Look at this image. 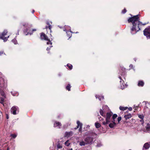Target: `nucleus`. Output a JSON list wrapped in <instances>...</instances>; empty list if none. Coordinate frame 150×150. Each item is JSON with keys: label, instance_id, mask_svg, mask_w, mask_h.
Instances as JSON below:
<instances>
[{"label": "nucleus", "instance_id": "72a5a7b5", "mask_svg": "<svg viewBox=\"0 0 150 150\" xmlns=\"http://www.w3.org/2000/svg\"><path fill=\"white\" fill-rule=\"evenodd\" d=\"M127 11V10L126 9V8H124V9L123 10H122V13L124 14V13H125Z\"/></svg>", "mask_w": 150, "mask_h": 150}, {"label": "nucleus", "instance_id": "ddd939ff", "mask_svg": "<svg viewBox=\"0 0 150 150\" xmlns=\"http://www.w3.org/2000/svg\"><path fill=\"white\" fill-rule=\"evenodd\" d=\"M132 117V115L131 114L129 113L127 115H125L124 117L126 120L131 118Z\"/></svg>", "mask_w": 150, "mask_h": 150}, {"label": "nucleus", "instance_id": "a878e982", "mask_svg": "<svg viewBox=\"0 0 150 150\" xmlns=\"http://www.w3.org/2000/svg\"><path fill=\"white\" fill-rule=\"evenodd\" d=\"M66 33L67 34L68 37L69 38H70L71 36V35L70 34V32H67Z\"/></svg>", "mask_w": 150, "mask_h": 150}, {"label": "nucleus", "instance_id": "39448f33", "mask_svg": "<svg viewBox=\"0 0 150 150\" xmlns=\"http://www.w3.org/2000/svg\"><path fill=\"white\" fill-rule=\"evenodd\" d=\"M93 138L91 137H86L85 139V141L86 142V144H89L91 143L93 140Z\"/></svg>", "mask_w": 150, "mask_h": 150}, {"label": "nucleus", "instance_id": "603ef678", "mask_svg": "<svg viewBox=\"0 0 150 150\" xmlns=\"http://www.w3.org/2000/svg\"><path fill=\"white\" fill-rule=\"evenodd\" d=\"M9 148L8 147V148H7V150H9Z\"/></svg>", "mask_w": 150, "mask_h": 150}, {"label": "nucleus", "instance_id": "1a4fd4ad", "mask_svg": "<svg viewBox=\"0 0 150 150\" xmlns=\"http://www.w3.org/2000/svg\"><path fill=\"white\" fill-rule=\"evenodd\" d=\"M61 126V124L59 122L55 121L54 124V127H58V128H60Z\"/></svg>", "mask_w": 150, "mask_h": 150}, {"label": "nucleus", "instance_id": "f257e3e1", "mask_svg": "<svg viewBox=\"0 0 150 150\" xmlns=\"http://www.w3.org/2000/svg\"><path fill=\"white\" fill-rule=\"evenodd\" d=\"M132 17H129L127 20L128 23H131L132 24V26L131 29L130 31L132 34H134L140 30L141 26L145 25L147 23H142L140 21V16L139 14L133 16L130 14Z\"/></svg>", "mask_w": 150, "mask_h": 150}, {"label": "nucleus", "instance_id": "2eb2a0df", "mask_svg": "<svg viewBox=\"0 0 150 150\" xmlns=\"http://www.w3.org/2000/svg\"><path fill=\"white\" fill-rule=\"evenodd\" d=\"M116 123H110L109 125V126L110 127V128H113L114 127H115L116 126Z\"/></svg>", "mask_w": 150, "mask_h": 150}, {"label": "nucleus", "instance_id": "9b49d317", "mask_svg": "<svg viewBox=\"0 0 150 150\" xmlns=\"http://www.w3.org/2000/svg\"><path fill=\"white\" fill-rule=\"evenodd\" d=\"M150 147V142L149 143H146L144 145L143 147V150H144V149H148Z\"/></svg>", "mask_w": 150, "mask_h": 150}, {"label": "nucleus", "instance_id": "20e7f679", "mask_svg": "<svg viewBox=\"0 0 150 150\" xmlns=\"http://www.w3.org/2000/svg\"><path fill=\"white\" fill-rule=\"evenodd\" d=\"M144 34L147 38H150V28H146L144 30Z\"/></svg>", "mask_w": 150, "mask_h": 150}, {"label": "nucleus", "instance_id": "412c9836", "mask_svg": "<svg viewBox=\"0 0 150 150\" xmlns=\"http://www.w3.org/2000/svg\"><path fill=\"white\" fill-rule=\"evenodd\" d=\"M7 32V30H4L1 33L2 36H3V37L4 36L6 35Z\"/></svg>", "mask_w": 150, "mask_h": 150}, {"label": "nucleus", "instance_id": "f704fd0d", "mask_svg": "<svg viewBox=\"0 0 150 150\" xmlns=\"http://www.w3.org/2000/svg\"><path fill=\"white\" fill-rule=\"evenodd\" d=\"M122 119V117H119L117 118V121L118 122V123H119L120 121H121Z\"/></svg>", "mask_w": 150, "mask_h": 150}, {"label": "nucleus", "instance_id": "bb28decb", "mask_svg": "<svg viewBox=\"0 0 150 150\" xmlns=\"http://www.w3.org/2000/svg\"><path fill=\"white\" fill-rule=\"evenodd\" d=\"M12 41L15 44H16L17 43V41L16 39H14L12 40Z\"/></svg>", "mask_w": 150, "mask_h": 150}, {"label": "nucleus", "instance_id": "cd10ccee", "mask_svg": "<svg viewBox=\"0 0 150 150\" xmlns=\"http://www.w3.org/2000/svg\"><path fill=\"white\" fill-rule=\"evenodd\" d=\"M11 136L14 139L16 137L17 135H16L15 134H11Z\"/></svg>", "mask_w": 150, "mask_h": 150}, {"label": "nucleus", "instance_id": "864d4df0", "mask_svg": "<svg viewBox=\"0 0 150 150\" xmlns=\"http://www.w3.org/2000/svg\"><path fill=\"white\" fill-rule=\"evenodd\" d=\"M69 150H73L71 148L70 149H69Z\"/></svg>", "mask_w": 150, "mask_h": 150}, {"label": "nucleus", "instance_id": "6e6d98bb", "mask_svg": "<svg viewBox=\"0 0 150 150\" xmlns=\"http://www.w3.org/2000/svg\"><path fill=\"white\" fill-rule=\"evenodd\" d=\"M66 29H65V30H64V31H66Z\"/></svg>", "mask_w": 150, "mask_h": 150}, {"label": "nucleus", "instance_id": "58836bf2", "mask_svg": "<svg viewBox=\"0 0 150 150\" xmlns=\"http://www.w3.org/2000/svg\"><path fill=\"white\" fill-rule=\"evenodd\" d=\"M119 78L120 79V83L122 82V81L123 82H124V81L123 80H122V79L121 77L120 76H119Z\"/></svg>", "mask_w": 150, "mask_h": 150}, {"label": "nucleus", "instance_id": "c85d7f7f", "mask_svg": "<svg viewBox=\"0 0 150 150\" xmlns=\"http://www.w3.org/2000/svg\"><path fill=\"white\" fill-rule=\"evenodd\" d=\"M100 115L102 116H104L103 115V110L101 109H100Z\"/></svg>", "mask_w": 150, "mask_h": 150}, {"label": "nucleus", "instance_id": "423d86ee", "mask_svg": "<svg viewBox=\"0 0 150 150\" xmlns=\"http://www.w3.org/2000/svg\"><path fill=\"white\" fill-rule=\"evenodd\" d=\"M77 125L76 127L74 128L75 129H76L77 128H79V132H81L82 130V127L83 124L82 123H81L79 121H77Z\"/></svg>", "mask_w": 150, "mask_h": 150}, {"label": "nucleus", "instance_id": "393cba45", "mask_svg": "<svg viewBox=\"0 0 150 150\" xmlns=\"http://www.w3.org/2000/svg\"><path fill=\"white\" fill-rule=\"evenodd\" d=\"M138 117L139 118H140V119H144V116L143 114H142V115L138 114Z\"/></svg>", "mask_w": 150, "mask_h": 150}, {"label": "nucleus", "instance_id": "4468645a", "mask_svg": "<svg viewBox=\"0 0 150 150\" xmlns=\"http://www.w3.org/2000/svg\"><path fill=\"white\" fill-rule=\"evenodd\" d=\"M144 82L142 81H138V86H139L142 87L144 85Z\"/></svg>", "mask_w": 150, "mask_h": 150}, {"label": "nucleus", "instance_id": "c03bdc74", "mask_svg": "<svg viewBox=\"0 0 150 150\" xmlns=\"http://www.w3.org/2000/svg\"><path fill=\"white\" fill-rule=\"evenodd\" d=\"M1 34H0V39H2L3 38V36H2Z\"/></svg>", "mask_w": 150, "mask_h": 150}, {"label": "nucleus", "instance_id": "4c0bfd02", "mask_svg": "<svg viewBox=\"0 0 150 150\" xmlns=\"http://www.w3.org/2000/svg\"><path fill=\"white\" fill-rule=\"evenodd\" d=\"M52 47V46L51 45V46H50V47H47V48L46 50L47 51H49V50H50V48H51V47Z\"/></svg>", "mask_w": 150, "mask_h": 150}, {"label": "nucleus", "instance_id": "c9c22d12", "mask_svg": "<svg viewBox=\"0 0 150 150\" xmlns=\"http://www.w3.org/2000/svg\"><path fill=\"white\" fill-rule=\"evenodd\" d=\"M3 54L5 55V53H4V52L2 51H0V56H1Z\"/></svg>", "mask_w": 150, "mask_h": 150}, {"label": "nucleus", "instance_id": "5701e85b", "mask_svg": "<svg viewBox=\"0 0 150 150\" xmlns=\"http://www.w3.org/2000/svg\"><path fill=\"white\" fill-rule=\"evenodd\" d=\"M86 144V143L83 141L80 142L79 145L81 146H84Z\"/></svg>", "mask_w": 150, "mask_h": 150}, {"label": "nucleus", "instance_id": "dca6fc26", "mask_svg": "<svg viewBox=\"0 0 150 150\" xmlns=\"http://www.w3.org/2000/svg\"><path fill=\"white\" fill-rule=\"evenodd\" d=\"M72 132L71 131L70 132H66L65 134L67 136L69 137L72 135Z\"/></svg>", "mask_w": 150, "mask_h": 150}, {"label": "nucleus", "instance_id": "f8f14e48", "mask_svg": "<svg viewBox=\"0 0 150 150\" xmlns=\"http://www.w3.org/2000/svg\"><path fill=\"white\" fill-rule=\"evenodd\" d=\"M120 74L121 75L125 74L126 73L125 69L124 68H121V70H120Z\"/></svg>", "mask_w": 150, "mask_h": 150}, {"label": "nucleus", "instance_id": "a18cd8bd", "mask_svg": "<svg viewBox=\"0 0 150 150\" xmlns=\"http://www.w3.org/2000/svg\"><path fill=\"white\" fill-rule=\"evenodd\" d=\"M99 119L100 120V121H101V120H103V119L101 118V117H99Z\"/></svg>", "mask_w": 150, "mask_h": 150}, {"label": "nucleus", "instance_id": "a19ab883", "mask_svg": "<svg viewBox=\"0 0 150 150\" xmlns=\"http://www.w3.org/2000/svg\"><path fill=\"white\" fill-rule=\"evenodd\" d=\"M0 101H1V103H2L4 102V99L2 98H1Z\"/></svg>", "mask_w": 150, "mask_h": 150}, {"label": "nucleus", "instance_id": "2f4dec72", "mask_svg": "<svg viewBox=\"0 0 150 150\" xmlns=\"http://www.w3.org/2000/svg\"><path fill=\"white\" fill-rule=\"evenodd\" d=\"M9 37V36H8L7 38V37H3V38L2 39L4 41H6L7 40L8 38Z\"/></svg>", "mask_w": 150, "mask_h": 150}, {"label": "nucleus", "instance_id": "7c9ffc66", "mask_svg": "<svg viewBox=\"0 0 150 150\" xmlns=\"http://www.w3.org/2000/svg\"><path fill=\"white\" fill-rule=\"evenodd\" d=\"M68 142V141L67 140V141H66L65 142V144L67 146H69V145L70 144Z\"/></svg>", "mask_w": 150, "mask_h": 150}, {"label": "nucleus", "instance_id": "3c124183", "mask_svg": "<svg viewBox=\"0 0 150 150\" xmlns=\"http://www.w3.org/2000/svg\"><path fill=\"white\" fill-rule=\"evenodd\" d=\"M35 12V11L34 10H33L32 11V13H33Z\"/></svg>", "mask_w": 150, "mask_h": 150}, {"label": "nucleus", "instance_id": "79ce46f5", "mask_svg": "<svg viewBox=\"0 0 150 150\" xmlns=\"http://www.w3.org/2000/svg\"><path fill=\"white\" fill-rule=\"evenodd\" d=\"M115 119H114V120H111V121L112 122V123H116L115 122Z\"/></svg>", "mask_w": 150, "mask_h": 150}, {"label": "nucleus", "instance_id": "f3484780", "mask_svg": "<svg viewBox=\"0 0 150 150\" xmlns=\"http://www.w3.org/2000/svg\"><path fill=\"white\" fill-rule=\"evenodd\" d=\"M119 109L120 110L124 111L128 109V107H124L122 106H120Z\"/></svg>", "mask_w": 150, "mask_h": 150}, {"label": "nucleus", "instance_id": "0eeeda50", "mask_svg": "<svg viewBox=\"0 0 150 150\" xmlns=\"http://www.w3.org/2000/svg\"><path fill=\"white\" fill-rule=\"evenodd\" d=\"M18 110V108L16 106H13L11 109V112L14 115L16 114V112Z\"/></svg>", "mask_w": 150, "mask_h": 150}, {"label": "nucleus", "instance_id": "c756f323", "mask_svg": "<svg viewBox=\"0 0 150 150\" xmlns=\"http://www.w3.org/2000/svg\"><path fill=\"white\" fill-rule=\"evenodd\" d=\"M62 147V146L60 144L58 143L57 145V148L58 149H60Z\"/></svg>", "mask_w": 150, "mask_h": 150}, {"label": "nucleus", "instance_id": "ea45409f", "mask_svg": "<svg viewBox=\"0 0 150 150\" xmlns=\"http://www.w3.org/2000/svg\"><path fill=\"white\" fill-rule=\"evenodd\" d=\"M139 107V106H134V110H136L137 109H138V108Z\"/></svg>", "mask_w": 150, "mask_h": 150}, {"label": "nucleus", "instance_id": "4d7b16f0", "mask_svg": "<svg viewBox=\"0 0 150 150\" xmlns=\"http://www.w3.org/2000/svg\"><path fill=\"white\" fill-rule=\"evenodd\" d=\"M71 33H73V32H71Z\"/></svg>", "mask_w": 150, "mask_h": 150}, {"label": "nucleus", "instance_id": "8fccbe9b", "mask_svg": "<svg viewBox=\"0 0 150 150\" xmlns=\"http://www.w3.org/2000/svg\"><path fill=\"white\" fill-rule=\"evenodd\" d=\"M4 92H2L1 93V95L2 96H4Z\"/></svg>", "mask_w": 150, "mask_h": 150}, {"label": "nucleus", "instance_id": "e433bc0d", "mask_svg": "<svg viewBox=\"0 0 150 150\" xmlns=\"http://www.w3.org/2000/svg\"><path fill=\"white\" fill-rule=\"evenodd\" d=\"M146 130L147 131H150V126H147L146 127Z\"/></svg>", "mask_w": 150, "mask_h": 150}, {"label": "nucleus", "instance_id": "4be33fe9", "mask_svg": "<svg viewBox=\"0 0 150 150\" xmlns=\"http://www.w3.org/2000/svg\"><path fill=\"white\" fill-rule=\"evenodd\" d=\"M71 86L70 84H69L66 87V89L68 91H70Z\"/></svg>", "mask_w": 150, "mask_h": 150}, {"label": "nucleus", "instance_id": "09e8293b", "mask_svg": "<svg viewBox=\"0 0 150 150\" xmlns=\"http://www.w3.org/2000/svg\"><path fill=\"white\" fill-rule=\"evenodd\" d=\"M121 88L122 89L124 88V86H121Z\"/></svg>", "mask_w": 150, "mask_h": 150}, {"label": "nucleus", "instance_id": "37998d69", "mask_svg": "<svg viewBox=\"0 0 150 150\" xmlns=\"http://www.w3.org/2000/svg\"><path fill=\"white\" fill-rule=\"evenodd\" d=\"M128 110L130 111H132V107H129V108H128Z\"/></svg>", "mask_w": 150, "mask_h": 150}, {"label": "nucleus", "instance_id": "7ed1b4c3", "mask_svg": "<svg viewBox=\"0 0 150 150\" xmlns=\"http://www.w3.org/2000/svg\"><path fill=\"white\" fill-rule=\"evenodd\" d=\"M112 114L113 113L112 112H108L107 113L106 117L105 119L106 122H102L103 125H106L109 124L111 121V120H112V119H111V118Z\"/></svg>", "mask_w": 150, "mask_h": 150}, {"label": "nucleus", "instance_id": "aec40b11", "mask_svg": "<svg viewBox=\"0 0 150 150\" xmlns=\"http://www.w3.org/2000/svg\"><path fill=\"white\" fill-rule=\"evenodd\" d=\"M88 134L89 135L91 136H93L94 134L96 135L95 133L92 132H89Z\"/></svg>", "mask_w": 150, "mask_h": 150}, {"label": "nucleus", "instance_id": "5fc2aeb1", "mask_svg": "<svg viewBox=\"0 0 150 150\" xmlns=\"http://www.w3.org/2000/svg\"><path fill=\"white\" fill-rule=\"evenodd\" d=\"M79 33V32H77L76 33Z\"/></svg>", "mask_w": 150, "mask_h": 150}, {"label": "nucleus", "instance_id": "473e14b6", "mask_svg": "<svg viewBox=\"0 0 150 150\" xmlns=\"http://www.w3.org/2000/svg\"><path fill=\"white\" fill-rule=\"evenodd\" d=\"M139 121L142 124V125H143L144 122V119H141V120H139Z\"/></svg>", "mask_w": 150, "mask_h": 150}, {"label": "nucleus", "instance_id": "f03ea898", "mask_svg": "<svg viewBox=\"0 0 150 150\" xmlns=\"http://www.w3.org/2000/svg\"><path fill=\"white\" fill-rule=\"evenodd\" d=\"M40 38L41 40L47 41L48 42H47V45L50 44L51 45H52V42H51V41L50 40V39H49L47 35L44 33L42 32L40 33Z\"/></svg>", "mask_w": 150, "mask_h": 150}, {"label": "nucleus", "instance_id": "6e6552de", "mask_svg": "<svg viewBox=\"0 0 150 150\" xmlns=\"http://www.w3.org/2000/svg\"><path fill=\"white\" fill-rule=\"evenodd\" d=\"M47 25H46L45 26V29H46L47 31V33L48 32L47 31L49 30H50V33L52 32L51 28H52V26L50 24V23L49 22H47Z\"/></svg>", "mask_w": 150, "mask_h": 150}, {"label": "nucleus", "instance_id": "de8ad7c7", "mask_svg": "<svg viewBox=\"0 0 150 150\" xmlns=\"http://www.w3.org/2000/svg\"><path fill=\"white\" fill-rule=\"evenodd\" d=\"M6 118L7 119H8V114L6 115Z\"/></svg>", "mask_w": 150, "mask_h": 150}, {"label": "nucleus", "instance_id": "a211bd4d", "mask_svg": "<svg viewBox=\"0 0 150 150\" xmlns=\"http://www.w3.org/2000/svg\"><path fill=\"white\" fill-rule=\"evenodd\" d=\"M95 125L96 126V127L97 128H100L101 126L100 124L98 122H96L95 123Z\"/></svg>", "mask_w": 150, "mask_h": 150}, {"label": "nucleus", "instance_id": "b1692460", "mask_svg": "<svg viewBox=\"0 0 150 150\" xmlns=\"http://www.w3.org/2000/svg\"><path fill=\"white\" fill-rule=\"evenodd\" d=\"M117 117V115L116 114H114L112 116V120H114V119H115Z\"/></svg>", "mask_w": 150, "mask_h": 150}, {"label": "nucleus", "instance_id": "6ab92c4d", "mask_svg": "<svg viewBox=\"0 0 150 150\" xmlns=\"http://www.w3.org/2000/svg\"><path fill=\"white\" fill-rule=\"evenodd\" d=\"M67 67H68L69 68V69L70 70H71L73 68V66L72 65L70 64H67Z\"/></svg>", "mask_w": 150, "mask_h": 150}, {"label": "nucleus", "instance_id": "49530a36", "mask_svg": "<svg viewBox=\"0 0 150 150\" xmlns=\"http://www.w3.org/2000/svg\"><path fill=\"white\" fill-rule=\"evenodd\" d=\"M32 33H33V32L34 31H36V30L35 29H32Z\"/></svg>", "mask_w": 150, "mask_h": 150}, {"label": "nucleus", "instance_id": "9d476101", "mask_svg": "<svg viewBox=\"0 0 150 150\" xmlns=\"http://www.w3.org/2000/svg\"><path fill=\"white\" fill-rule=\"evenodd\" d=\"M24 33H25L26 35L28 34L31 35L32 34V31L31 30L29 29V28H26L25 30H24Z\"/></svg>", "mask_w": 150, "mask_h": 150}]
</instances>
